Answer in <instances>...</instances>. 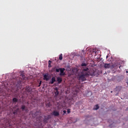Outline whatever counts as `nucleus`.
Wrapping results in <instances>:
<instances>
[{
  "label": "nucleus",
  "mask_w": 128,
  "mask_h": 128,
  "mask_svg": "<svg viewBox=\"0 0 128 128\" xmlns=\"http://www.w3.org/2000/svg\"><path fill=\"white\" fill-rule=\"evenodd\" d=\"M88 68H84L78 74V78L79 80L82 82H86V78L90 76H96V70H89Z\"/></svg>",
  "instance_id": "1"
},
{
  "label": "nucleus",
  "mask_w": 128,
  "mask_h": 128,
  "mask_svg": "<svg viewBox=\"0 0 128 128\" xmlns=\"http://www.w3.org/2000/svg\"><path fill=\"white\" fill-rule=\"evenodd\" d=\"M26 80L24 74L21 72L19 76V80L18 81V84H22V82H24V80Z\"/></svg>",
  "instance_id": "2"
},
{
  "label": "nucleus",
  "mask_w": 128,
  "mask_h": 128,
  "mask_svg": "<svg viewBox=\"0 0 128 128\" xmlns=\"http://www.w3.org/2000/svg\"><path fill=\"white\" fill-rule=\"evenodd\" d=\"M52 118V116H50V115H48L47 116H44V124H47L48 122V121L50 118Z\"/></svg>",
  "instance_id": "3"
},
{
  "label": "nucleus",
  "mask_w": 128,
  "mask_h": 128,
  "mask_svg": "<svg viewBox=\"0 0 128 128\" xmlns=\"http://www.w3.org/2000/svg\"><path fill=\"white\" fill-rule=\"evenodd\" d=\"M64 70H66V69L64 68H60V76H64L66 74V73L64 72Z\"/></svg>",
  "instance_id": "4"
},
{
  "label": "nucleus",
  "mask_w": 128,
  "mask_h": 128,
  "mask_svg": "<svg viewBox=\"0 0 128 128\" xmlns=\"http://www.w3.org/2000/svg\"><path fill=\"white\" fill-rule=\"evenodd\" d=\"M52 116H60V112H58L56 110H54L52 113Z\"/></svg>",
  "instance_id": "5"
},
{
  "label": "nucleus",
  "mask_w": 128,
  "mask_h": 128,
  "mask_svg": "<svg viewBox=\"0 0 128 128\" xmlns=\"http://www.w3.org/2000/svg\"><path fill=\"white\" fill-rule=\"evenodd\" d=\"M55 90H56V92H54L55 96L56 98V96H58V94H60V92H58V88H55Z\"/></svg>",
  "instance_id": "6"
},
{
  "label": "nucleus",
  "mask_w": 128,
  "mask_h": 128,
  "mask_svg": "<svg viewBox=\"0 0 128 128\" xmlns=\"http://www.w3.org/2000/svg\"><path fill=\"white\" fill-rule=\"evenodd\" d=\"M105 68H110V64H105L104 66Z\"/></svg>",
  "instance_id": "7"
},
{
  "label": "nucleus",
  "mask_w": 128,
  "mask_h": 128,
  "mask_svg": "<svg viewBox=\"0 0 128 128\" xmlns=\"http://www.w3.org/2000/svg\"><path fill=\"white\" fill-rule=\"evenodd\" d=\"M21 109L22 110V112H24V110H26V112H28V108H26V106L24 105L22 106Z\"/></svg>",
  "instance_id": "8"
},
{
  "label": "nucleus",
  "mask_w": 128,
  "mask_h": 128,
  "mask_svg": "<svg viewBox=\"0 0 128 128\" xmlns=\"http://www.w3.org/2000/svg\"><path fill=\"white\" fill-rule=\"evenodd\" d=\"M44 80H46V81H48V80H50V78H48V75L44 74Z\"/></svg>",
  "instance_id": "9"
},
{
  "label": "nucleus",
  "mask_w": 128,
  "mask_h": 128,
  "mask_svg": "<svg viewBox=\"0 0 128 128\" xmlns=\"http://www.w3.org/2000/svg\"><path fill=\"white\" fill-rule=\"evenodd\" d=\"M54 82H56V78L52 77V81L50 82V84H54Z\"/></svg>",
  "instance_id": "10"
},
{
  "label": "nucleus",
  "mask_w": 128,
  "mask_h": 128,
  "mask_svg": "<svg viewBox=\"0 0 128 128\" xmlns=\"http://www.w3.org/2000/svg\"><path fill=\"white\" fill-rule=\"evenodd\" d=\"M57 82H58V84H60V82H62V78L58 77L57 78Z\"/></svg>",
  "instance_id": "11"
},
{
  "label": "nucleus",
  "mask_w": 128,
  "mask_h": 128,
  "mask_svg": "<svg viewBox=\"0 0 128 128\" xmlns=\"http://www.w3.org/2000/svg\"><path fill=\"white\" fill-rule=\"evenodd\" d=\"M98 108H100V106H98V104H96V106H94L93 110H98Z\"/></svg>",
  "instance_id": "12"
},
{
  "label": "nucleus",
  "mask_w": 128,
  "mask_h": 128,
  "mask_svg": "<svg viewBox=\"0 0 128 128\" xmlns=\"http://www.w3.org/2000/svg\"><path fill=\"white\" fill-rule=\"evenodd\" d=\"M18 98H12L13 102H18Z\"/></svg>",
  "instance_id": "13"
},
{
  "label": "nucleus",
  "mask_w": 128,
  "mask_h": 128,
  "mask_svg": "<svg viewBox=\"0 0 128 128\" xmlns=\"http://www.w3.org/2000/svg\"><path fill=\"white\" fill-rule=\"evenodd\" d=\"M19 109L17 108L16 110H15L13 114H18V112Z\"/></svg>",
  "instance_id": "14"
},
{
  "label": "nucleus",
  "mask_w": 128,
  "mask_h": 128,
  "mask_svg": "<svg viewBox=\"0 0 128 128\" xmlns=\"http://www.w3.org/2000/svg\"><path fill=\"white\" fill-rule=\"evenodd\" d=\"M48 68H52V61L50 60L48 61Z\"/></svg>",
  "instance_id": "15"
},
{
  "label": "nucleus",
  "mask_w": 128,
  "mask_h": 128,
  "mask_svg": "<svg viewBox=\"0 0 128 128\" xmlns=\"http://www.w3.org/2000/svg\"><path fill=\"white\" fill-rule=\"evenodd\" d=\"M59 60H62V54H61L59 55Z\"/></svg>",
  "instance_id": "16"
},
{
  "label": "nucleus",
  "mask_w": 128,
  "mask_h": 128,
  "mask_svg": "<svg viewBox=\"0 0 128 128\" xmlns=\"http://www.w3.org/2000/svg\"><path fill=\"white\" fill-rule=\"evenodd\" d=\"M26 90L28 92H30V87H26Z\"/></svg>",
  "instance_id": "17"
},
{
  "label": "nucleus",
  "mask_w": 128,
  "mask_h": 128,
  "mask_svg": "<svg viewBox=\"0 0 128 128\" xmlns=\"http://www.w3.org/2000/svg\"><path fill=\"white\" fill-rule=\"evenodd\" d=\"M60 68L56 69V72H60Z\"/></svg>",
  "instance_id": "18"
},
{
  "label": "nucleus",
  "mask_w": 128,
  "mask_h": 128,
  "mask_svg": "<svg viewBox=\"0 0 128 128\" xmlns=\"http://www.w3.org/2000/svg\"><path fill=\"white\" fill-rule=\"evenodd\" d=\"M87 64L86 63H82V66H86Z\"/></svg>",
  "instance_id": "19"
},
{
  "label": "nucleus",
  "mask_w": 128,
  "mask_h": 128,
  "mask_svg": "<svg viewBox=\"0 0 128 128\" xmlns=\"http://www.w3.org/2000/svg\"><path fill=\"white\" fill-rule=\"evenodd\" d=\"M67 112H68V114H70V109H68Z\"/></svg>",
  "instance_id": "20"
},
{
  "label": "nucleus",
  "mask_w": 128,
  "mask_h": 128,
  "mask_svg": "<svg viewBox=\"0 0 128 128\" xmlns=\"http://www.w3.org/2000/svg\"><path fill=\"white\" fill-rule=\"evenodd\" d=\"M63 116L64 115V114H66V110H63Z\"/></svg>",
  "instance_id": "21"
},
{
  "label": "nucleus",
  "mask_w": 128,
  "mask_h": 128,
  "mask_svg": "<svg viewBox=\"0 0 128 128\" xmlns=\"http://www.w3.org/2000/svg\"><path fill=\"white\" fill-rule=\"evenodd\" d=\"M42 84V81H40V82H39V85L38 86V87L40 86Z\"/></svg>",
  "instance_id": "22"
},
{
  "label": "nucleus",
  "mask_w": 128,
  "mask_h": 128,
  "mask_svg": "<svg viewBox=\"0 0 128 128\" xmlns=\"http://www.w3.org/2000/svg\"><path fill=\"white\" fill-rule=\"evenodd\" d=\"M35 116H34V118H36V114H38V112H35Z\"/></svg>",
  "instance_id": "23"
},
{
  "label": "nucleus",
  "mask_w": 128,
  "mask_h": 128,
  "mask_svg": "<svg viewBox=\"0 0 128 128\" xmlns=\"http://www.w3.org/2000/svg\"><path fill=\"white\" fill-rule=\"evenodd\" d=\"M108 58V56H106V58Z\"/></svg>",
  "instance_id": "24"
},
{
  "label": "nucleus",
  "mask_w": 128,
  "mask_h": 128,
  "mask_svg": "<svg viewBox=\"0 0 128 128\" xmlns=\"http://www.w3.org/2000/svg\"><path fill=\"white\" fill-rule=\"evenodd\" d=\"M32 116L33 117L34 116V114H32Z\"/></svg>",
  "instance_id": "25"
},
{
  "label": "nucleus",
  "mask_w": 128,
  "mask_h": 128,
  "mask_svg": "<svg viewBox=\"0 0 128 128\" xmlns=\"http://www.w3.org/2000/svg\"><path fill=\"white\" fill-rule=\"evenodd\" d=\"M126 74H128V71H126Z\"/></svg>",
  "instance_id": "26"
},
{
  "label": "nucleus",
  "mask_w": 128,
  "mask_h": 128,
  "mask_svg": "<svg viewBox=\"0 0 128 128\" xmlns=\"http://www.w3.org/2000/svg\"><path fill=\"white\" fill-rule=\"evenodd\" d=\"M40 124L42 126V123H40Z\"/></svg>",
  "instance_id": "27"
},
{
  "label": "nucleus",
  "mask_w": 128,
  "mask_h": 128,
  "mask_svg": "<svg viewBox=\"0 0 128 128\" xmlns=\"http://www.w3.org/2000/svg\"><path fill=\"white\" fill-rule=\"evenodd\" d=\"M119 68H120V67H119Z\"/></svg>",
  "instance_id": "28"
},
{
  "label": "nucleus",
  "mask_w": 128,
  "mask_h": 128,
  "mask_svg": "<svg viewBox=\"0 0 128 128\" xmlns=\"http://www.w3.org/2000/svg\"><path fill=\"white\" fill-rule=\"evenodd\" d=\"M110 92H112V91H111Z\"/></svg>",
  "instance_id": "29"
}]
</instances>
